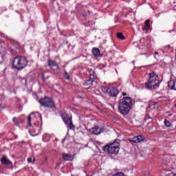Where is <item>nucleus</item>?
<instances>
[{
    "mask_svg": "<svg viewBox=\"0 0 176 176\" xmlns=\"http://www.w3.org/2000/svg\"><path fill=\"white\" fill-rule=\"evenodd\" d=\"M133 104V99L130 97H124L118 102V111L122 115L126 116L130 112L131 105Z\"/></svg>",
    "mask_w": 176,
    "mask_h": 176,
    "instance_id": "obj_1",
    "label": "nucleus"
},
{
    "mask_svg": "<svg viewBox=\"0 0 176 176\" xmlns=\"http://www.w3.org/2000/svg\"><path fill=\"white\" fill-rule=\"evenodd\" d=\"M28 65V60L25 56H16L12 60V69L21 71Z\"/></svg>",
    "mask_w": 176,
    "mask_h": 176,
    "instance_id": "obj_2",
    "label": "nucleus"
},
{
    "mask_svg": "<svg viewBox=\"0 0 176 176\" xmlns=\"http://www.w3.org/2000/svg\"><path fill=\"white\" fill-rule=\"evenodd\" d=\"M102 151L107 152L109 155H118L119 153V144L113 142L110 144H107L102 147Z\"/></svg>",
    "mask_w": 176,
    "mask_h": 176,
    "instance_id": "obj_3",
    "label": "nucleus"
},
{
    "mask_svg": "<svg viewBox=\"0 0 176 176\" xmlns=\"http://www.w3.org/2000/svg\"><path fill=\"white\" fill-rule=\"evenodd\" d=\"M39 104L44 108H51V109H56V105L54 101L51 98L47 96L44 97L38 100Z\"/></svg>",
    "mask_w": 176,
    "mask_h": 176,
    "instance_id": "obj_4",
    "label": "nucleus"
},
{
    "mask_svg": "<svg viewBox=\"0 0 176 176\" xmlns=\"http://www.w3.org/2000/svg\"><path fill=\"white\" fill-rule=\"evenodd\" d=\"M102 91L103 93H107L110 97H116L119 94V91L115 87H103Z\"/></svg>",
    "mask_w": 176,
    "mask_h": 176,
    "instance_id": "obj_5",
    "label": "nucleus"
},
{
    "mask_svg": "<svg viewBox=\"0 0 176 176\" xmlns=\"http://www.w3.org/2000/svg\"><path fill=\"white\" fill-rule=\"evenodd\" d=\"M159 82L158 79L155 80H148L147 82L145 83L146 88L148 90H153V89H157L159 87Z\"/></svg>",
    "mask_w": 176,
    "mask_h": 176,
    "instance_id": "obj_6",
    "label": "nucleus"
},
{
    "mask_svg": "<svg viewBox=\"0 0 176 176\" xmlns=\"http://www.w3.org/2000/svg\"><path fill=\"white\" fill-rule=\"evenodd\" d=\"M89 89H94L97 86V81H96L94 72L89 71Z\"/></svg>",
    "mask_w": 176,
    "mask_h": 176,
    "instance_id": "obj_7",
    "label": "nucleus"
},
{
    "mask_svg": "<svg viewBox=\"0 0 176 176\" xmlns=\"http://www.w3.org/2000/svg\"><path fill=\"white\" fill-rule=\"evenodd\" d=\"M129 141H130V142H134V144H138L142 142V141H144V137L141 135L135 136L131 139H129Z\"/></svg>",
    "mask_w": 176,
    "mask_h": 176,
    "instance_id": "obj_8",
    "label": "nucleus"
},
{
    "mask_svg": "<svg viewBox=\"0 0 176 176\" xmlns=\"http://www.w3.org/2000/svg\"><path fill=\"white\" fill-rule=\"evenodd\" d=\"M61 116L65 124H68V123H69V122L72 120V118H71V117H69V115L67 114L66 112L62 113Z\"/></svg>",
    "mask_w": 176,
    "mask_h": 176,
    "instance_id": "obj_9",
    "label": "nucleus"
},
{
    "mask_svg": "<svg viewBox=\"0 0 176 176\" xmlns=\"http://www.w3.org/2000/svg\"><path fill=\"white\" fill-rule=\"evenodd\" d=\"M62 158L65 162H72V160H74V156L71 154L63 153Z\"/></svg>",
    "mask_w": 176,
    "mask_h": 176,
    "instance_id": "obj_10",
    "label": "nucleus"
},
{
    "mask_svg": "<svg viewBox=\"0 0 176 176\" xmlns=\"http://www.w3.org/2000/svg\"><path fill=\"white\" fill-rule=\"evenodd\" d=\"M0 162H1V164H3V166H12V162H10V160H9L8 157H6V156L5 155H3L2 158H1Z\"/></svg>",
    "mask_w": 176,
    "mask_h": 176,
    "instance_id": "obj_11",
    "label": "nucleus"
},
{
    "mask_svg": "<svg viewBox=\"0 0 176 176\" xmlns=\"http://www.w3.org/2000/svg\"><path fill=\"white\" fill-rule=\"evenodd\" d=\"M89 133L95 135H99V134H101V129L98 126H96L89 129Z\"/></svg>",
    "mask_w": 176,
    "mask_h": 176,
    "instance_id": "obj_12",
    "label": "nucleus"
},
{
    "mask_svg": "<svg viewBox=\"0 0 176 176\" xmlns=\"http://www.w3.org/2000/svg\"><path fill=\"white\" fill-rule=\"evenodd\" d=\"M149 78L148 80H156L159 79V75L156 74L155 72H151L148 74Z\"/></svg>",
    "mask_w": 176,
    "mask_h": 176,
    "instance_id": "obj_13",
    "label": "nucleus"
},
{
    "mask_svg": "<svg viewBox=\"0 0 176 176\" xmlns=\"http://www.w3.org/2000/svg\"><path fill=\"white\" fill-rule=\"evenodd\" d=\"M168 86L172 90H176V81H169L168 82Z\"/></svg>",
    "mask_w": 176,
    "mask_h": 176,
    "instance_id": "obj_14",
    "label": "nucleus"
},
{
    "mask_svg": "<svg viewBox=\"0 0 176 176\" xmlns=\"http://www.w3.org/2000/svg\"><path fill=\"white\" fill-rule=\"evenodd\" d=\"M92 53L94 56V57H100V50L98 48H94L92 50Z\"/></svg>",
    "mask_w": 176,
    "mask_h": 176,
    "instance_id": "obj_15",
    "label": "nucleus"
},
{
    "mask_svg": "<svg viewBox=\"0 0 176 176\" xmlns=\"http://www.w3.org/2000/svg\"><path fill=\"white\" fill-rule=\"evenodd\" d=\"M12 122H13L14 124H15V126H17V124H19V123H21V122H23V120H21V118H20L14 117L12 119Z\"/></svg>",
    "mask_w": 176,
    "mask_h": 176,
    "instance_id": "obj_16",
    "label": "nucleus"
},
{
    "mask_svg": "<svg viewBox=\"0 0 176 176\" xmlns=\"http://www.w3.org/2000/svg\"><path fill=\"white\" fill-rule=\"evenodd\" d=\"M48 67H57V63L54 60H48Z\"/></svg>",
    "mask_w": 176,
    "mask_h": 176,
    "instance_id": "obj_17",
    "label": "nucleus"
},
{
    "mask_svg": "<svg viewBox=\"0 0 176 176\" xmlns=\"http://www.w3.org/2000/svg\"><path fill=\"white\" fill-rule=\"evenodd\" d=\"M34 115V113H31L30 115L28 116L27 122H28V126L31 127L32 126V124H31V116Z\"/></svg>",
    "mask_w": 176,
    "mask_h": 176,
    "instance_id": "obj_18",
    "label": "nucleus"
},
{
    "mask_svg": "<svg viewBox=\"0 0 176 176\" xmlns=\"http://www.w3.org/2000/svg\"><path fill=\"white\" fill-rule=\"evenodd\" d=\"M66 124H67V127L70 129V130H75V126H74V124L72 123V120Z\"/></svg>",
    "mask_w": 176,
    "mask_h": 176,
    "instance_id": "obj_19",
    "label": "nucleus"
},
{
    "mask_svg": "<svg viewBox=\"0 0 176 176\" xmlns=\"http://www.w3.org/2000/svg\"><path fill=\"white\" fill-rule=\"evenodd\" d=\"M117 37L118 38V39H122V40L125 39L124 36L123 35V34L120 33V32L117 34Z\"/></svg>",
    "mask_w": 176,
    "mask_h": 176,
    "instance_id": "obj_20",
    "label": "nucleus"
},
{
    "mask_svg": "<svg viewBox=\"0 0 176 176\" xmlns=\"http://www.w3.org/2000/svg\"><path fill=\"white\" fill-rule=\"evenodd\" d=\"M63 76L64 78H65V79H67V80H69V75L66 71L64 72Z\"/></svg>",
    "mask_w": 176,
    "mask_h": 176,
    "instance_id": "obj_21",
    "label": "nucleus"
},
{
    "mask_svg": "<svg viewBox=\"0 0 176 176\" xmlns=\"http://www.w3.org/2000/svg\"><path fill=\"white\" fill-rule=\"evenodd\" d=\"M164 124L166 127H171V122L167 121V120H165Z\"/></svg>",
    "mask_w": 176,
    "mask_h": 176,
    "instance_id": "obj_22",
    "label": "nucleus"
},
{
    "mask_svg": "<svg viewBox=\"0 0 176 176\" xmlns=\"http://www.w3.org/2000/svg\"><path fill=\"white\" fill-rule=\"evenodd\" d=\"M149 23H150L149 19L146 20L145 24H146V27H148V28L151 27V25H149Z\"/></svg>",
    "mask_w": 176,
    "mask_h": 176,
    "instance_id": "obj_23",
    "label": "nucleus"
},
{
    "mask_svg": "<svg viewBox=\"0 0 176 176\" xmlns=\"http://www.w3.org/2000/svg\"><path fill=\"white\" fill-rule=\"evenodd\" d=\"M35 116H38V118H39L40 120L42 121V115H41L38 112H36V115L34 116V117Z\"/></svg>",
    "mask_w": 176,
    "mask_h": 176,
    "instance_id": "obj_24",
    "label": "nucleus"
},
{
    "mask_svg": "<svg viewBox=\"0 0 176 176\" xmlns=\"http://www.w3.org/2000/svg\"><path fill=\"white\" fill-rule=\"evenodd\" d=\"M159 56V52H155V56H154V58H155L156 60H157V58H158L159 56Z\"/></svg>",
    "mask_w": 176,
    "mask_h": 176,
    "instance_id": "obj_25",
    "label": "nucleus"
},
{
    "mask_svg": "<svg viewBox=\"0 0 176 176\" xmlns=\"http://www.w3.org/2000/svg\"><path fill=\"white\" fill-rule=\"evenodd\" d=\"M148 30H149V28H148L147 26H144L142 28V30L143 31H148Z\"/></svg>",
    "mask_w": 176,
    "mask_h": 176,
    "instance_id": "obj_26",
    "label": "nucleus"
},
{
    "mask_svg": "<svg viewBox=\"0 0 176 176\" xmlns=\"http://www.w3.org/2000/svg\"><path fill=\"white\" fill-rule=\"evenodd\" d=\"M28 163H32V159L31 157L28 158Z\"/></svg>",
    "mask_w": 176,
    "mask_h": 176,
    "instance_id": "obj_27",
    "label": "nucleus"
},
{
    "mask_svg": "<svg viewBox=\"0 0 176 176\" xmlns=\"http://www.w3.org/2000/svg\"><path fill=\"white\" fill-rule=\"evenodd\" d=\"M0 43H5V42L3 40H0Z\"/></svg>",
    "mask_w": 176,
    "mask_h": 176,
    "instance_id": "obj_28",
    "label": "nucleus"
},
{
    "mask_svg": "<svg viewBox=\"0 0 176 176\" xmlns=\"http://www.w3.org/2000/svg\"><path fill=\"white\" fill-rule=\"evenodd\" d=\"M122 96H126V92H123Z\"/></svg>",
    "mask_w": 176,
    "mask_h": 176,
    "instance_id": "obj_29",
    "label": "nucleus"
},
{
    "mask_svg": "<svg viewBox=\"0 0 176 176\" xmlns=\"http://www.w3.org/2000/svg\"><path fill=\"white\" fill-rule=\"evenodd\" d=\"M166 47H167L168 49H169L170 45H166Z\"/></svg>",
    "mask_w": 176,
    "mask_h": 176,
    "instance_id": "obj_30",
    "label": "nucleus"
},
{
    "mask_svg": "<svg viewBox=\"0 0 176 176\" xmlns=\"http://www.w3.org/2000/svg\"><path fill=\"white\" fill-rule=\"evenodd\" d=\"M87 82H89V80H87V82L84 85H87Z\"/></svg>",
    "mask_w": 176,
    "mask_h": 176,
    "instance_id": "obj_31",
    "label": "nucleus"
},
{
    "mask_svg": "<svg viewBox=\"0 0 176 176\" xmlns=\"http://www.w3.org/2000/svg\"><path fill=\"white\" fill-rule=\"evenodd\" d=\"M168 116H173V114H169Z\"/></svg>",
    "mask_w": 176,
    "mask_h": 176,
    "instance_id": "obj_32",
    "label": "nucleus"
},
{
    "mask_svg": "<svg viewBox=\"0 0 176 176\" xmlns=\"http://www.w3.org/2000/svg\"><path fill=\"white\" fill-rule=\"evenodd\" d=\"M42 76H43V78H45V77L43 76V74H42Z\"/></svg>",
    "mask_w": 176,
    "mask_h": 176,
    "instance_id": "obj_33",
    "label": "nucleus"
},
{
    "mask_svg": "<svg viewBox=\"0 0 176 176\" xmlns=\"http://www.w3.org/2000/svg\"><path fill=\"white\" fill-rule=\"evenodd\" d=\"M173 176H176V174H175Z\"/></svg>",
    "mask_w": 176,
    "mask_h": 176,
    "instance_id": "obj_34",
    "label": "nucleus"
}]
</instances>
